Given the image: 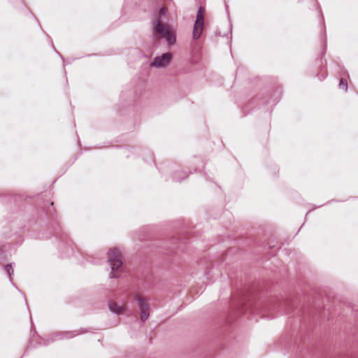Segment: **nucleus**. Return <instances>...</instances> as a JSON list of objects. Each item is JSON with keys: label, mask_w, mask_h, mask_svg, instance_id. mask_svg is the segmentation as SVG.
Segmentation results:
<instances>
[{"label": "nucleus", "mask_w": 358, "mask_h": 358, "mask_svg": "<svg viewBox=\"0 0 358 358\" xmlns=\"http://www.w3.org/2000/svg\"><path fill=\"white\" fill-rule=\"evenodd\" d=\"M155 31L159 38H164L169 45L176 43V38L174 30L170 26L162 23L159 20L155 26Z\"/></svg>", "instance_id": "obj_1"}, {"label": "nucleus", "mask_w": 358, "mask_h": 358, "mask_svg": "<svg viewBox=\"0 0 358 358\" xmlns=\"http://www.w3.org/2000/svg\"><path fill=\"white\" fill-rule=\"evenodd\" d=\"M108 262L113 271V277H118L117 271L121 268L122 264V255L117 248H113L108 253Z\"/></svg>", "instance_id": "obj_2"}, {"label": "nucleus", "mask_w": 358, "mask_h": 358, "mask_svg": "<svg viewBox=\"0 0 358 358\" xmlns=\"http://www.w3.org/2000/svg\"><path fill=\"white\" fill-rule=\"evenodd\" d=\"M205 8L202 6L199 8L196 19L194 25L193 38L196 40L200 38L203 29Z\"/></svg>", "instance_id": "obj_3"}, {"label": "nucleus", "mask_w": 358, "mask_h": 358, "mask_svg": "<svg viewBox=\"0 0 358 358\" xmlns=\"http://www.w3.org/2000/svg\"><path fill=\"white\" fill-rule=\"evenodd\" d=\"M134 299L137 301L141 310V320L145 321L149 317V306L145 299L140 294H135Z\"/></svg>", "instance_id": "obj_4"}, {"label": "nucleus", "mask_w": 358, "mask_h": 358, "mask_svg": "<svg viewBox=\"0 0 358 358\" xmlns=\"http://www.w3.org/2000/svg\"><path fill=\"white\" fill-rule=\"evenodd\" d=\"M171 59V53H164L162 56L156 57L150 66L156 68H164L170 64Z\"/></svg>", "instance_id": "obj_5"}, {"label": "nucleus", "mask_w": 358, "mask_h": 358, "mask_svg": "<svg viewBox=\"0 0 358 358\" xmlns=\"http://www.w3.org/2000/svg\"><path fill=\"white\" fill-rule=\"evenodd\" d=\"M108 307L109 309L117 314H122L126 310V306L125 304L119 306L115 301H110L108 302Z\"/></svg>", "instance_id": "obj_6"}, {"label": "nucleus", "mask_w": 358, "mask_h": 358, "mask_svg": "<svg viewBox=\"0 0 358 358\" xmlns=\"http://www.w3.org/2000/svg\"><path fill=\"white\" fill-rule=\"evenodd\" d=\"M339 87L343 91H347L348 89V83L346 79L341 78L339 83Z\"/></svg>", "instance_id": "obj_7"}, {"label": "nucleus", "mask_w": 358, "mask_h": 358, "mask_svg": "<svg viewBox=\"0 0 358 358\" xmlns=\"http://www.w3.org/2000/svg\"><path fill=\"white\" fill-rule=\"evenodd\" d=\"M166 13V8H164V7L160 9V10H159V15H160V17L165 15Z\"/></svg>", "instance_id": "obj_8"}, {"label": "nucleus", "mask_w": 358, "mask_h": 358, "mask_svg": "<svg viewBox=\"0 0 358 358\" xmlns=\"http://www.w3.org/2000/svg\"><path fill=\"white\" fill-rule=\"evenodd\" d=\"M6 268H7L8 272H9V269L10 268V266L7 265Z\"/></svg>", "instance_id": "obj_9"}]
</instances>
